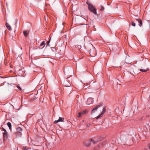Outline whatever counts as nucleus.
I'll return each instance as SVG.
<instances>
[{
  "label": "nucleus",
  "instance_id": "nucleus-5",
  "mask_svg": "<svg viewBox=\"0 0 150 150\" xmlns=\"http://www.w3.org/2000/svg\"><path fill=\"white\" fill-rule=\"evenodd\" d=\"M93 98H89L87 99L86 103L88 105H90L93 103Z\"/></svg>",
  "mask_w": 150,
  "mask_h": 150
},
{
  "label": "nucleus",
  "instance_id": "nucleus-22",
  "mask_svg": "<svg viewBox=\"0 0 150 150\" xmlns=\"http://www.w3.org/2000/svg\"><path fill=\"white\" fill-rule=\"evenodd\" d=\"M59 122V120H55L54 122V124H56L58 122Z\"/></svg>",
  "mask_w": 150,
  "mask_h": 150
},
{
  "label": "nucleus",
  "instance_id": "nucleus-12",
  "mask_svg": "<svg viewBox=\"0 0 150 150\" xmlns=\"http://www.w3.org/2000/svg\"><path fill=\"white\" fill-rule=\"evenodd\" d=\"M6 27L7 28H8V29L9 30H11V26L10 25H9V24L7 23H6Z\"/></svg>",
  "mask_w": 150,
  "mask_h": 150
},
{
  "label": "nucleus",
  "instance_id": "nucleus-24",
  "mask_svg": "<svg viewBox=\"0 0 150 150\" xmlns=\"http://www.w3.org/2000/svg\"><path fill=\"white\" fill-rule=\"evenodd\" d=\"M50 39H51V38H50V40L49 41H48L47 42V46L49 45V43H50Z\"/></svg>",
  "mask_w": 150,
  "mask_h": 150
},
{
  "label": "nucleus",
  "instance_id": "nucleus-20",
  "mask_svg": "<svg viewBox=\"0 0 150 150\" xmlns=\"http://www.w3.org/2000/svg\"><path fill=\"white\" fill-rule=\"evenodd\" d=\"M132 25L133 26H135L136 24L134 22L132 21Z\"/></svg>",
  "mask_w": 150,
  "mask_h": 150
},
{
  "label": "nucleus",
  "instance_id": "nucleus-18",
  "mask_svg": "<svg viewBox=\"0 0 150 150\" xmlns=\"http://www.w3.org/2000/svg\"><path fill=\"white\" fill-rule=\"evenodd\" d=\"M50 3H53L54 2L55 0H47Z\"/></svg>",
  "mask_w": 150,
  "mask_h": 150
},
{
  "label": "nucleus",
  "instance_id": "nucleus-9",
  "mask_svg": "<svg viewBox=\"0 0 150 150\" xmlns=\"http://www.w3.org/2000/svg\"><path fill=\"white\" fill-rule=\"evenodd\" d=\"M91 142H93V144H95L96 143L93 139H91V141L88 142L89 143H88V144H87L86 143H85V145L87 146H89L91 145Z\"/></svg>",
  "mask_w": 150,
  "mask_h": 150
},
{
  "label": "nucleus",
  "instance_id": "nucleus-6",
  "mask_svg": "<svg viewBox=\"0 0 150 150\" xmlns=\"http://www.w3.org/2000/svg\"><path fill=\"white\" fill-rule=\"evenodd\" d=\"M101 106V105H99L96 106L95 107H94L93 109L92 110V112H96L97 109L99 107H100Z\"/></svg>",
  "mask_w": 150,
  "mask_h": 150
},
{
  "label": "nucleus",
  "instance_id": "nucleus-15",
  "mask_svg": "<svg viewBox=\"0 0 150 150\" xmlns=\"http://www.w3.org/2000/svg\"><path fill=\"white\" fill-rule=\"evenodd\" d=\"M46 45V44L45 43V41H43L40 44V46H42L43 45H44L43 47H42V48H43L45 46V45Z\"/></svg>",
  "mask_w": 150,
  "mask_h": 150
},
{
  "label": "nucleus",
  "instance_id": "nucleus-3",
  "mask_svg": "<svg viewBox=\"0 0 150 150\" xmlns=\"http://www.w3.org/2000/svg\"><path fill=\"white\" fill-rule=\"evenodd\" d=\"M87 112V111L86 110H84L82 111L79 112L78 113V117H81L83 115L86 114Z\"/></svg>",
  "mask_w": 150,
  "mask_h": 150
},
{
  "label": "nucleus",
  "instance_id": "nucleus-11",
  "mask_svg": "<svg viewBox=\"0 0 150 150\" xmlns=\"http://www.w3.org/2000/svg\"><path fill=\"white\" fill-rule=\"evenodd\" d=\"M29 31L28 30L24 31L23 32V33L24 35L26 37H27L28 34L29 33Z\"/></svg>",
  "mask_w": 150,
  "mask_h": 150
},
{
  "label": "nucleus",
  "instance_id": "nucleus-4",
  "mask_svg": "<svg viewBox=\"0 0 150 150\" xmlns=\"http://www.w3.org/2000/svg\"><path fill=\"white\" fill-rule=\"evenodd\" d=\"M106 111V109L105 108H103V111L100 114L99 116H97L96 118L97 119H98L99 118L102 117L103 116V114Z\"/></svg>",
  "mask_w": 150,
  "mask_h": 150
},
{
  "label": "nucleus",
  "instance_id": "nucleus-21",
  "mask_svg": "<svg viewBox=\"0 0 150 150\" xmlns=\"http://www.w3.org/2000/svg\"><path fill=\"white\" fill-rule=\"evenodd\" d=\"M104 7L103 6H101L100 10L101 11H103L104 10Z\"/></svg>",
  "mask_w": 150,
  "mask_h": 150
},
{
  "label": "nucleus",
  "instance_id": "nucleus-23",
  "mask_svg": "<svg viewBox=\"0 0 150 150\" xmlns=\"http://www.w3.org/2000/svg\"><path fill=\"white\" fill-rule=\"evenodd\" d=\"M17 88L19 89L20 90H21V88L19 86H17Z\"/></svg>",
  "mask_w": 150,
  "mask_h": 150
},
{
  "label": "nucleus",
  "instance_id": "nucleus-10",
  "mask_svg": "<svg viewBox=\"0 0 150 150\" xmlns=\"http://www.w3.org/2000/svg\"><path fill=\"white\" fill-rule=\"evenodd\" d=\"M16 135L18 137H21L22 135V133L21 132H16Z\"/></svg>",
  "mask_w": 150,
  "mask_h": 150
},
{
  "label": "nucleus",
  "instance_id": "nucleus-27",
  "mask_svg": "<svg viewBox=\"0 0 150 150\" xmlns=\"http://www.w3.org/2000/svg\"><path fill=\"white\" fill-rule=\"evenodd\" d=\"M148 146H149V149H150V144H149Z\"/></svg>",
  "mask_w": 150,
  "mask_h": 150
},
{
  "label": "nucleus",
  "instance_id": "nucleus-16",
  "mask_svg": "<svg viewBox=\"0 0 150 150\" xmlns=\"http://www.w3.org/2000/svg\"><path fill=\"white\" fill-rule=\"evenodd\" d=\"M140 71L142 72H146L148 71V69H140Z\"/></svg>",
  "mask_w": 150,
  "mask_h": 150
},
{
  "label": "nucleus",
  "instance_id": "nucleus-13",
  "mask_svg": "<svg viewBox=\"0 0 150 150\" xmlns=\"http://www.w3.org/2000/svg\"><path fill=\"white\" fill-rule=\"evenodd\" d=\"M17 132H19L22 131V129L20 127H18L16 129Z\"/></svg>",
  "mask_w": 150,
  "mask_h": 150
},
{
  "label": "nucleus",
  "instance_id": "nucleus-14",
  "mask_svg": "<svg viewBox=\"0 0 150 150\" xmlns=\"http://www.w3.org/2000/svg\"><path fill=\"white\" fill-rule=\"evenodd\" d=\"M7 125L9 127V129L11 130V125L10 122H8L7 123Z\"/></svg>",
  "mask_w": 150,
  "mask_h": 150
},
{
  "label": "nucleus",
  "instance_id": "nucleus-7",
  "mask_svg": "<svg viewBox=\"0 0 150 150\" xmlns=\"http://www.w3.org/2000/svg\"><path fill=\"white\" fill-rule=\"evenodd\" d=\"M3 134L4 139H7L8 136V134L7 131L3 132Z\"/></svg>",
  "mask_w": 150,
  "mask_h": 150
},
{
  "label": "nucleus",
  "instance_id": "nucleus-1",
  "mask_svg": "<svg viewBox=\"0 0 150 150\" xmlns=\"http://www.w3.org/2000/svg\"><path fill=\"white\" fill-rule=\"evenodd\" d=\"M89 47L90 48L89 51V53L92 57H94L96 55V49L93 45L91 44H89Z\"/></svg>",
  "mask_w": 150,
  "mask_h": 150
},
{
  "label": "nucleus",
  "instance_id": "nucleus-17",
  "mask_svg": "<svg viewBox=\"0 0 150 150\" xmlns=\"http://www.w3.org/2000/svg\"><path fill=\"white\" fill-rule=\"evenodd\" d=\"M64 120V118L62 117H59V122H63Z\"/></svg>",
  "mask_w": 150,
  "mask_h": 150
},
{
  "label": "nucleus",
  "instance_id": "nucleus-26",
  "mask_svg": "<svg viewBox=\"0 0 150 150\" xmlns=\"http://www.w3.org/2000/svg\"><path fill=\"white\" fill-rule=\"evenodd\" d=\"M2 129L3 130V131H4V132H6V129H5L4 128L2 127Z\"/></svg>",
  "mask_w": 150,
  "mask_h": 150
},
{
  "label": "nucleus",
  "instance_id": "nucleus-25",
  "mask_svg": "<svg viewBox=\"0 0 150 150\" xmlns=\"http://www.w3.org/2000/svg\"><path fill=\"white\" fill-rule=\"evenodd\" d=\"M26 150V147L25 146H24L23 148V150Z\"/></svg>",
  "mask_w": 150,
  "mask_h": 150
},
{
  "label": "nucleus",
  "instance_id": "nucleus-19",
  "mask_svg": "<svg viewBox=\"0 0 150 150\" xmlns=\"http://www.w3.org/2000/svg\"><path fill=\"white\" fill-rule=\"evenodd\" d=\"M68 71V68H66L65 69H64V72L65 73V74H66V73H67Z\"/></svg>",
  "mask_w": 150,
  "mask_h": 150
},
{
  "label": "nucleus",
  "instance_id": "nucleus-2",
  "mask_svg": "<svg viewBox=\"0 0 150 150\" xmlns=\"http://www.w3.org/2000/svg\"><path fill=\"white\" fill-rule=\"evenodd\" d=\"M86 4L88 5V10L96 14V9L95 7L92 4L87 2H86Z\"/></svg>",
  "mask_w": 150,
  "mask_h": 150
},
{
  "label": "nucleus",
  "instance_id": "nucleus-8",
  "mask_svg": "<svg viewBox=\"0 0 150 150\" xmlns=\"http://www.w3.org/2000/svg\"><path fill=\"white\" fill-rule=\"evenodd\" d=\"M135 19L138 22V23H139V26L141 27L142 25V23L141 20L139 18H136Z\"/></svg>",
  "mask_w": 150,
  "mask_h": 150
}]
</instances>
